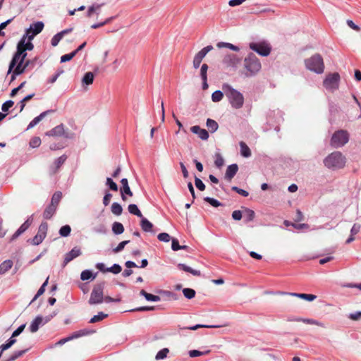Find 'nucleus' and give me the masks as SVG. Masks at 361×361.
<instances>
[{"label": "nucleus", "instance_id": "1", "mask_svg": "<svg viewBox=\"0 0 361 361\" xmlns=\"http://www.w3.org/2000/svg\"><path fill=\"white\" fill-rule=\"evenodd\" d=\"M222 90L233 109H238L243 107L244 97L242 93L227 83L222 85Z\"/></svg>", "mask_w": 361, "mask_h": 361}, {"label": "nucleus", "instance_id": "2", "mask_svg": "<svg viewBox=\"0 0 361 361\" xmlns=\"http://www.w3.org/2000/svg\"><path fill=\"white\" fill-rule=\"evenodd\" d=\"M324 166L331 170L343 169L346 163V158L338 151L329 154L323 161Z\"/></svg>", "mask_w": 361, "mask_h": 361}, {"label": "nucleus", "instance_id": "3", "mask_svg": "<svg viewBox=\"0 0 361 361\" xmlns=\"http://www.w3.org/2000/svg\"><path fill=\"white\" fill-rule=\"evenodd\" d=\"M244 67L247 71L246 76L252 77L260 71L262 66L256 55L250 53L244 59Z\"/></svg>", "mask_w": 361, "mask_h": 361}, {"label": "nucleus", "instance_id": "4", "mask_svg": "<svg viewBox=\"0 0 361 361\" xmlns=\"http://www.w3.org/2000/svg\"><path fill=\"white\" fill-rule=\"evenodd\" d=\"M306 68L316 73L320 74L324 72V64L321 55L317 54L305 61Z\"/></svg>", "mask_w": 361, "mask_h": 361}, {"label": "nucleus", "instance_id": "5", "mask_svg": "<svg viewBox=\"0 0 361 361\" xmlns=\"http://www.w3.org/2000/svg\"><path fill=\"white\" fill-rule=\"evenodd\" d=\"M349 141V134L346 130H336L331 136L330 145L334 148L344 146Z\"/></svg>", "mask_w": 361, "mask_h": 361}, {"label": "nucleus", "instance_id": "6", "mask_svg": "<svg viewBox=\"0 0 361 361\" xmlns=\"http://www.w3.org/2000/svg\"><path fill=\"white\" fill-rule=\"evenodd\" d=\"M104 282L99 283L94 286L88 301L90 305H98L104 302Z\"/></svg>", "mask_w": 361, "mask_h": 361}, {"label": "nucleus", "instance_id": "7", "mask_svg": "<svg viewBox=\"0 0 361 361\" xmlns=\"http://www.w3.org/2000/svg\"><path fill=\"white\" fill-rule=\"evenodd\" d=\"M340 75L338 73H330L326 76L323 81L324 87L331 91H334L338 88Z\"/></svg>", "mask_w": 361, "mask_h": 361}, {"label": "nucleus", "instance_id": "8", "mask_svg": "<svg viewBox=\"0 0 361 361\" xmlns=\"http://www.w3.org/2000/svg\"><path fill=\"white\" fill-rule=\"evenodd\" d=\"M249 47L250 49L262 56H269L271 50L270 45L265 42H251L249 44Z\"/></svg>", "mask_w": 361, "mask_h": 361}, {"label": "nucleus", "instance_id": "9", "mask_svg": "<svg viewBox=\"0 0 361 361\" xmlns=\"http://www.w3.org/2000/svg\"><path fill=\"white\" fill-rule=\"evenodd\" d=\"M23 43H24V39H20L17 44L16 51L13 54V58L9 63L8 74L11 73V72L12 71L13 68L16 66L22 53L24 52V51H26L25 47H23L24 46Z\"/></svg>", "mask_w": 361, "mask_h": 361}, {"label": "nucleus", "instance_id": "10", "mask_svg": "<svg viewBox=\"0 0 361 361\" xmlns=\"http://www.w3.org/2000/svg\"><path fill=\"white\" fill-rule=\"evenodd\" d=\"M48 229V224L45 222L42 223L38 228L37 233L31 240V243L35 245H39L45 238Z\"/></svg>", "mask_w": 361, "mask_h": 361}, {"label": "nucleus", "instance_id": "11", "mask_svg": "<svg viewBox=\"0 0 361 361\" xmlns=\"http://www.w3.org/2000/svg\"><path fill=\"white\" fill-rule=\"evenodd\" d=\"M240 62L238 57L233 54H228L224 56L222 63L226 67H235Z\"/></svg>", "mask_w": 361, "mask_h": 361}, {"label": "nucleus", "instance_id": "12", "mask_svg": "<svg viewBox=\"0 0 361 361\" xmlns=\"http://www.w3.org/2000/svg\"><path fill=\"white\" fill-rule=\"evenodd\" d=\"M32 221V216L28 218L20 228L13 234L10 239V242H12L17 239L21 234H23L31 225Z\"/></svg>", "mask_w": 361, "mask_h": 361}, {"label": "nucleus", "instance_id": "13", "mask_svg": "<svg viewBox=\"0 0 361 361\" xmlns=\"http://www.w3.org/2000/svg\"><path fill=\"white\" fill-rule=\"evenodd\" d=\"M81 254L80 248L77 246L74 247L70 252L65 255L63 266L65 267L68 263L79 257Z\"/></svg>", "mask_w": 361, "mask_h": 361}, {"label": "nucleus", "instance_id": "14", "mask_svg": "<svg viewBox=\"0 0 361 361\" xmlns=\"http://www.w3.org/2000/svg\"><path fill=\"white\" fill-rule=\"evenodd\" d=\"M288 322H302L307 324H314L319 326L324 327V324L313 319H305L301 317H288Z\"/></svg>", "mask_w": 361, "mask_h": 361}, {"label": "nucleus", "instance_id": "15", "mask_svg": "<svg viewBox=\"0 0 361 361\" xmlns=\"http://www.w3.org/2000/svg\"><path fill=\"white\" fill-rule=\"evenodd\" d=\"M190 130L202 140H207L209 138V133L205 129L201 128L199 126H194L190 128Z\"/></svg>", "mask_w": 361, "mask_h": 361}, {"label": "nucleus", "instance_id": "16", "mask_svg": "<svg viewBox=\"0 0 361 361\" xmlns=\"http://www.w3.org/2000/svg\"><path fill=\"white\" fill-rule=\"evenodd\" d=\"M122 188H121V198L123 200H126L125 195L133 196V192L128 185V181L127 178H122L121 180Z\"/></svg>", "mask_w": 361, "mask_h": 361}, {"label": "nucleus", "instance_id": "17", "mask_svg": "<svg viewBox=\"0 0 361 361\" xmlns=\"http://www.w3.org/2000/svg\"><path fill=\"white\" fill-rule=\"evenodd\" d=\"M53 110H47L42 113H41L39 116L35 117L30 123L28 124L27 127V130L31 129L35 127L37 124H38L48 114L53 113Z\"/></svg>", "mask_w": 361, "mask_h": 361}, {"label": "nucleus", "instance_id": "18", "mask_svg": "<svg viewBox=\"0 0 361 361\" xmlns=\"http://www.w3.org/2000/svg\"><path fill=\"white\" fill-rule=\"evenodd\" d=\"M43 320H44V317L42 316H41V315L37 316L30 325V327H29L30 331L32 333L37 332L38 331L39 326L41 325H43L42 324Z\"/></svg>", "mask_w": 361, "mask_h": 361}, {"label": "nucleus", "instance_id": "19", "mask_svg": "<svg viewBox=\"0 0 361 361\" xmlns=\"http://www.w3.org/2000/svg\"><path fill=\"white\" fill-rule=\"evenodd\" d=\"M43 28L44 23L42 21H38L30 25V27L27 28V32H33V35H37L42 31Z\"/></svg>", "mask_w": 361, "mask_h": 361}, {"label": "nucleus", "instance_id": "20", "mask_svg": "<svg viewBox=\"0 0 361 361\" xmlns=\"http://www.w3.org/2000/svg\"><path fill=\"white\" fill-rule=\"evenodd\" d=\"M238 171V166L236 164H233L227 167L225 173V178L231 180L237 173Z\"/></svg>", "mask_w": 361, "mask_h": 361}, {"label": "nucleus", "instance_id": "21", "mask_svg": "<svg viewBox=\"0 0 361 361\" xmlns=\"http://www.w3.org/2000/svg\"><path fill=\"white\" fill-rule=\"evenodd\" d=\"M281 294L285 295L288 294L292 296H295L299 298H302L308 301H313L314 299H316L317 296L315 295L312 294H306V293H284L282 292Z\"/></svg>", "mask_w": 361, "mask_h": 361}, {"label": "nucleus", "instance_id": "22", "mask_svg": "<svg viewBox=\"0 0 361 361\" xmlns=\"http://www.w3.org/2000/svg\"><path fill=\"white\" fill-rule=\"evenodd\" d=\"M64 133V128L63 124H60L51 130L46 133L48 136H61Z\"/></svg>", "mask_w": 361, "mask_h": 361}, {"label": "nucleus", "instance_id": "23", "mask_svg": "<svg viewBox=\"0 0 361 361\" xmlns=\"http://www.w3.org/2000/svg\"><path fill=\"white\" fill-rule=\"evenodd\" d=\"M177 267L179 269L183 270L186 272H189V273L192 274L193 276H200L201 275L200 271L193 269L185 264L179 263L177 265Z\"/></svg>", "mask_w": 361, "mask_h": 361}, {"label": "nucleus", "instance_id": "24", "mask_svg": "<svg viewBox=\"0 0 361 361\" xmlns=\"http://www.w3.org/2000/svg\"><path fill=\"white\" fill-rule=\"evenodd\" d=\"M56 207L49 204L43 212V217L45 219H50L56 211Z\"/></svg>", "mask_w": 361, "mask_h": 361}, {"label": "nucleus", "instance_id": "25", "mask_svg": "<svg viewBox=\"0 0 361 361\" xmlns=\"http://www.w3.org/2000/svg\"><path fill=\"white\" fill-rule=\"evenodd\" d=\"M255 216V212L249 208H245L243 211L244 221L245 223L250 222L254 220Z\"/></svg>", "mask_w": 361, "mask_h": 361}, {"label": "nucleus", "instance_id": "26", "mask_svg": "<svg viewBox=\"0 0 361 361\" xmlns=\"http://www.w3.org/2000/svg\"><path fill=\"white\" fill-rule=\"evenodd\" d=\"M66 159L67 156L66 154H63L57 158L54 162V169H52V172L54 173H56L57 170L64 164Z\"/></svg>", "mask_w": 361, "mask_h": 361}, {"label": "nucleus", "instance_id": "27", "mask_svg": "<svg viewBox=\"0 0 361 361\" xmlns=\"http://www.w3.org/2000/svg\"><path fill=\"white\" fill-rule=\"evenodd\" d=\"M213 49V47L212 45H208L203 49H202L198 53H197L195 56V58L200 60V61L204 58L207 54Z\"/></svg>", "mask_w": 361, "mask_h": 361}, {"label": "nucleus", "instance_id": "28", "mask_svg": "<svg viewBox=\"0 0 361 361\" xmlns=\"http://www.w3.org/2000/svg\"><path fill=\"white\" fill-rule=\"evenodd\" d=\"M239 145L240 147V154L243 157H250L251 156V151L249 147L246 145V143L244 142L243 141H240L239 142Z\"/></svg>", "mask_w": 361, "mask_h": 361}, {"label": "nucleus", "instance_id": "29", "mask_svg": "<svg viewBox=\"0 0 361 361\" xmlns=\"http://www.w3.org/2000/svg\"><path fill=\"white\" fill-rule=\"evenodd\" d=\"M140 226L145 232H150L153 228V224L146 218L142 216L140 221Z\"/></svg>", "mask_w": 361, "mask_h": 361}, {"label": "nucleus", "instance_id": "30", "mask_svg": "<svg viewBox=\"0 0 361 361\" xmlns=\"http://www.w3.org/2000/svg\"><path fill=\"white\" fill-rule=\"evenodd\" d=\"M361 226L358 224H354L351 230H350V235L346 240V243H350L355 240L354 235L359 233L360 230Z\"/></svg>", "mask_w": 361, "mask_h": 361}, {"label": "nucleus", "instance_id": "31", "mask_svg": "<svg viewBox=\"0 0 361 361\" xmlns=\"http://www.w3.org/2000/svg\"><path fill=\"white\" fill-rule=\"evenodd\" d=\"M140 295L145 297L147 301L158 302L160 301L161 298L158 295H154L151 293H147L145 290H141L140 292Z\"/></svg>", "mask_w": 361, "mask_h": 361}, {"label": "nucleus", "instance_id": "32", "mask_svg": "<svg viewBox=\"0 0 361 361\" xmlns=\"http://www.w3.org/2000/svg\"><path fill=\"white\" fill-rule=\"evenodd\" d=\"M24 63V62H21L20 61H18L17 64L13 69L15 75H21L26 71L27 68Z\"/></svg>", "mask_w": 361, "mask_h": 361}, {"label": "nucleus", "instance_id": "33", "mask_svg": "<svg viewBox=\"0 0 361 361\" xmlns=\"http://www.w3.org/2000/svg\"><path fill=\"white\" fill-rule=\"evenodd\" d=\"M13 266V262L10 259L5 260L0 264V274H4L7 272Z\"/></svg>", "mask_w": 361, "mask_h": 361}, {"label": "nucleus", "instance_id": "34", "mask_svg": "<svg viewBox=\"0 0 361 361\" xmlns=\"http://www.w3.org/2000/svg\"><path fill=\"white\" fill-rule=\"evenodd\" d=\"M206 125L211 133L216 132L219 128L217 122L212 118H207Z\"/></svg>", "mask_w": 361, "mask_h": 361}, {"label": "nucleus", "instance_id": "35", "mask_svg": "<svg viewBox=\"0 0 361 361\" xmlns=\"http://www.w3.org/2000/svg\"><path fill=\"white\" fill-rule=\"evenodd\" d=\"M94 75L93 73L92 72H87L82 79V82L83 84H85L87 85H91L92 84L93 81H94Z\"/></svg>", "mask_w": 361, "mask_h": 361}, {"label": "nucleus", "instance_id": "36", "mask_svg": "<svg viewBox=\"0 0 361 361\" xmlns=\"http://www.w3.org/2000/svg\"><path fill=\"white\" fill-rule=\"evenodd\" d=\"M112 231L116 235H120L124 232V227L120 222H114L112 224Z\"/></svg>", "mask_w": 361, "mask_h": 361}, {"label": "nucleus", "instance_id": "37", "mask_svg": "<svg viewBox=\"0 0 361 361\" xmlns=\"http://www.w3.org/2000/svg\"><path fill=\"white\" fill-rule=\"evenodd\" d=\"M128 209L130 214L135 215L140 218H142V214L136 204H129Z\"/></svg>", "mask_w": 361, "mask_h": 361}, {"label": "nucleus", "instance_id": "38", "mask_svg": "<svg viewBox=\"0 0 361 361\" xmlns=\"http://www.w3.org/2000/svg\"><path fill=\"white\" fill-rule=\"evenodd\" d=\"M216 46L219 48H228L235 51H238L240 50L238 47L228 42H221L217 43Z\"/></svg>", "mask_w": 361, "mask_h": 361}, {"label": "nucleus", "instance_id": "39", "mask_svg": "<svg viewBox=\"0 0 361 361\" xmlns=\"http://www.w3.org/2000/svg\"><path fill=\"white\" fill-rule=\"evenodd\" d=\"M111 211L114 214L120 216L123 212V208L119 203L114 202L111 204Z\"/></svg>", "mask_w": 361, "mask_h": 361}, {"label": "nucleus", "instance_id": "40", "mask_svg": "<svg viewBox=\"0 0 361 361\" xmlns=\"http://www.w3.org/2000/svg\"><path fill=\"white\" fill-rule=\"evenodd\" d=\"M48 280H49V277L47 278L46 281L43 283V284L41 286L39 289L37 290L36 295L34 296V298H32L30 303L33 302L35 300H36L40 295H42L44 293L45 287L48 284Z\"/></svg>", "mask_w": 361, "mask_h": 361}, {"label": "nucleus", "instance_id": "41", "mask_svg": "<svg viewBox=\"0 0 361 361\" xmlns=\"http://www.w3.org/2000/svg\"><path fill=\"white\" fill-rule=\"evenodd\" d=\"M61 197H62L61 192L57 191V192H54L51 197L50 204L54 205L57 207Z\"/></svg>", "mask_w": 361, "mask_h": 361}, {"label": "nucleus", "instance_id": "42", "mask_svg": "<svg viewBox=\"0 0 361 361\" xmlns=\"http://www.w3.org/2000/svg\"><path fill=\"white\" fill-rule=\"evenodd\" d=\"M107 317H108L107 314H105V313H104L102 312H100L97 315L93 316L90 319V323L99 322L103 320L104 319L106 318Z\"/></svg>", "mask_w": 361, "mask_h": 361}, {"label": "nucleus", "instance_id": "43", "mask_svg": "<svg viewBox=\"0 0 361 361\" xmlns=\"http://www.w3.org/2000/svg\"><path fill=\"white\" fill-rule=\"evenodd\" d=\"M95 275H92V272L90 270L86 269L82 271L80 274V279L82 281H87L90 279H94L95 278Z\"/></svg>", "mask_w": 361, "mask_h": 361}, {"label": "nucleus", "instance_id": "44", "mask_svg": "<svg viewBox=\"0 0 361 361\" xmlns=\"http://www.w3.org/2000/svg\"><path fill=\"white\" fill-rule=\"evenodd\" d=\"M224 94V92H221V90L214 91L212 94V100L214 102H220L223 99Z\"/></svg>", "mask_w": 361, "mask_h": 361}, {"label": "nucleus", "instance_id": "45", "mask_svg": "<svg viewBox=\"0 0 361 361\" xmlns=\"http://www.w3.org/2000/svg\"><path fill=\"white\" fill-rule=\"evenodd\" d=\"M71 231V228L69 225H65L59 229V234L61 237H68Z\"/></svg>", "mask_w": 361, "mask_h": 361}, {"label": "nucleus", "instance_id": "46", "mask_svg": "<svg viewBox=\"0 0 361 361\" xmlns=\"http://www.w3.org/2000/svg\"><path fill=\"white\" fill-rule=\"evenodd\" d=\"M183 293L187 299H192L195 296V290L189 288H183Z\"/></svg>", "mask_w": 361, "mask_h": 361}, {"label": "nucleus", "instance_id": "47", "mask_svg": "<svg viewBox=\"0 0 361 361\" xmlns=\"http://www.w3.org/2000/svg\"><path fill=\"white\" fill-rule=\"evenodd\" d=\"M106 185L113 191H117L118 189V185L112 180L111 178L109 177L106 178Z\"/></svg>", "mask_w": 361, "mask_h": 361}, {"label": "nucleus", "instance_id": "48", "mask_svg": "<svg viewBox=\"0 0 361 361\" xmlns=\"http://www.w3.org/2000/svg\"><path fill=\"white\" fill-rule=\"evenodd\" d=\"M27 350H22L14 352L6 361H14L17 358L24 355Z\"/></svg>", "mask_w": 361, "mask_h": 361}, {"label": "nucleus", "instance_id": "49", "mask_svg": "<svg viewBox=\"0 0 361 361\" xmlns=\"http://www.w3.org/2000/svg\"><path fill=\"white\" fill-rule=\"evenodd\" d=\"M169 350L168 348H163L161 349V350H159L156 356H155V359L156 360H162V359H164L167 357V355L169 353Z\"/></svg>", "mask_w": 361, "mask_h": 361}, {"label": "nucleus", "instance_id": "50", "mask_svg": "<svg viewBox=\"0 0 361 361\" xmlns=\"http://www.w3.org/2000/svg\"><path fill=\"white\" fill-rule=\"evenodd\" d=\"M37 60H38L37 57H35L32 59H27L26 61L25 60L24 64H25V67L27 68V69H32L35 67Z\"/></svg>", "mask_w": 361, "mask_h": 361}, {"label": "nucleus", "instance_id": "51", "mask_svg": "<svg viewBox=\"0 0 361 361\" xmlns=\"http://www.w3.org/2000/svg\"><path fill=\"white\" fill-rule=\"evenodd\" d=\"M204 200L214 207H218L221 205L219 201L212 197H206L204 198Z\"/></svg>", "mask_w": 361, "mask_h": 361}, {"label": "nucleus", "instance_id": "52", "mask_svg": "<svg viewBox=\"0 0 361 361\" xmlns=\"http://www.w3.org/2000/svg\"><path fill=\"white\" fill-rule=\"evenodd\" d=\"M122 270L121 267L118 264H114L111 267L106 268L107 272H111L113 274H117L120 273Z\"/></svg>", "mask_w": 361, "mask_h": 361}, {"label": "nucleus", "instance_id": "53", "mask_svg": "<svg viewBox=\"0 0 361 361\" xmlns=\"http://www.w3.org/2000/svg\"><path fill=\"white\" fill-rule=\"evenodd\" d=\"M35 96V94L32 93V94H28L27 95L26 97H25L20 102H19V104H20V111H22L23 110V109L25 108V103L26 102L29 101L30 99H31L33 97Z\"/></svg>", "mask_w": 361, "mask_h": 361}, {"label": "nucleus", "instance_id": "54", "mask_svg": "<svg viewBox=\"0 0 361 361\" xmlns=\"http://www.w3.org/2000/svg\"><path fill=\"white\" fill-rule=\"evenodd\" d=\"M130 243V240H124L121 242L115 248L113 249L114 253H118L122 251L125 246Z\"/></svg>", "mask_w": 361, "mask_h": 361}, {"label": "nucleus", "instance_id": "55", "mask_svg": "<svg viewBox=\"0 0 361 361\" xmlns=\"http://www.w3.org/2000/svg\"><path fill=\"white\" fill-rule=\"evenodd\" d=\"M209 353V350H207V351L202 352V351H200V350H192L189 351V355L191 357H198V356H201V355H204L208 354Z\"/></svg>", "mask_w": 361, "mask_h": 361}, {"label": "nucleus", "instance_id": "56", "mask_svg": "<svg viewBox=\"0 0 361 361\" xmlns=\"http://www.w3.org/2000/svg\"><path fill=\"white\" fill-rule=\"evenodd\" d=\"M224 164V160L222 156L220 154H216L214 164L217 168H221Z\"/></svg>", "mask_w": 361, "mask_h": 361}, {"label": "nucleus", "instance_id": "57", "mask_svg": "<svg viewBox=\"0 0 361 361\" xmlns=\"http://www.w3.org/2000/svg\"><path fill=\"white\" fill-rule=\"evenodd\" d=\"M76 55V51H72L70 54H64L61 57V63L69 61Z\"/></svg>", "mask_w": 361, "mask_h": 361}, {"label": "nucleus", "instance_id": "58", "mask_svg": "<svg viewBox=\"0 0 361 361\" xmlns=\"http://www.w3.org/2000/svg\"><path fill=\"white\" fill-rule=\"evenodd\" d=\"M63 38L61 33H57L56 34L51 40V44L53 47H56L58 45L59 42L61 41V39Z\"/></svg>", "mask_w": 361, "mask_h": 361}, {"label": "nucleus", "instance_id": "59", "mask_svg": "<svg viewBox=\"0 0 361 361\" xmlns=\"http://www.w3.org/2000/svg\"><path fill=\"white\" fill-rule=\"evenodd\" d=\"M159 240L168 243L171 240V236L167 233H161L157 235Z\"/></svg>", "mask_w": 361, "mask_h": 361}, {"label": "nucleus", "instance_id": "60", "mask_svg": "<svg viewBox=\"0 0 361 361\" xmlns=\"http://www.w3.org/2000/svg\"><path fill=\"white\" fill-rule=\"evenodd\" d=\"M195 186L197 187V188L198 190H200V191H203L205 190L204 183L202 181L201 179H200L197 177H195Z\"/></svg>", "mask_w": 361, "mask_h": 361}, {"label": "nucleus", "instance_id": "61", "mask_svg": "<svg viewBox=\"0 0 361 361\" xmlns=\"http://www.w3.org/2000/svg\"><path fill=\"white\" fill-rule=\"evenodd\" d=\"M41 144V140L39 137H35L30 141V146L32 148L37 147Z\"/></svg>", "mask_w": 361, "mask_h": 361}, {"label": "nucleus", "instance_id": "62", "mask_svg": "<svg viewBox=\"0 0 361 361\" xmlns=\"http://www.w3.org/2000/svg\"><path fill=\"white\" fill-rule=\"evenodd\" d=\"M207 70H208V66L206 63H204L201 66L200 69V77L202 79H206L207 78Z\"/></svg>", "mask_w": 361, "mask_h": 361}, {"label": "nucleus", "instance_id": "63", "mask_svg": "<svg viewBox=\"0 0 361 361\" xmlns=\"http://www.w3.org/2000/svg\"><path fill=\"white\" fill-rule=\"evenodd\" d=\"M13 104L14 102L12 100H8L2 104L1 109L4 112H6Z\"/></svg>", "mask_w": 361, "mask_h": 361}, {"label": "nucleus", "instance_id": "64", "mask_svg": "<svg viewBox=\"0 0 361 361\" xmlns=\"http://www.w3.org/2000/svg\"><path fill=\"white\" fill-rule=\"evenodd\" d=\"M348 318L354 321L360 320L361 319V311H357L355 312L350 313L348 315Z\"/></svg>", "mask_w": 361, "mask_h": 361}]
</instances>
